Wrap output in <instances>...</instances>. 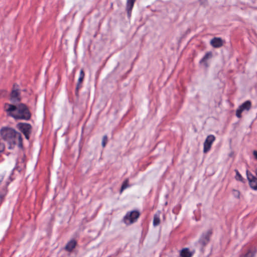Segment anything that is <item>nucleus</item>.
I'll list each match as a JSON object with an SVG mask.
<instances>
[{
  "label": "nucleus",
  "mask_w": 257,
  "mask_h": 257,
  "mask_svg": "<svg viewBox=\"0 0 257 257\" xmlns=\"http://www.w3.org/2000/svg\"><path fill=\"white\" fill-rule=\"evenodd\" d=\"M1 136L2 139L9 145V149H13L18 146L21 148L23 147L21 134L12 127H4L1 128Z\"/></svg>",
  "instance_id": "f257e3e1"
},
{
  "label": "nucleus",
  "mask_w": 257,
  "mask_h": 257,
  "mask_svg": "<svg viewBox=\"0 0 257 257\" xmlns=\"http://www.w3.org/2000/svg\"><path fill=\"white\" fill-rule=\"evenodd\" d=\"M5 108L8 114L16 119L29 120L31 113L26 104L20 103L17 105L6 104Z\"/></svg>",
  "instance_id": "f03ea898"
},
{
  "label": "nucleus",
  "mask_w": 257,
  "mask_h": 257,
  "mask_svg": "<svg viewBox=\"0 0 257 257\" xmlns=\"http://www.w3.org/2000/svg\"><path fill=\"white\" fill-rule=\"evenodd\" d=\"M140 216V213L138 210H133L127 212L124 216L123 220L127 225L136 222Z\"/></svg>",
  "instance_id": "7ed1b4c3"
},
{
  "label": "nucleus",
  "mask_w": 257,
  "mask_h": 257,
  "mask_svg": "<svg viewBox=\"0 0 257 257\" xmlns=\"http://www.w3.org/2000/svg\"><path fill=\"white\" fill-rule=\"evenodd\" d=\"M18 127L24 134L26 139H29V135L32 132V126L27 123H19Z\"/></svg>",
  "instance_id": "20e7f679"
},
{
  "label": "nucleus",
  "mask_w": 257,
  "mask_h": 257,
  "mask_svg": "<svg viewBox=\"0 0 257 257\" xmlns=\"http://www.w3.org/2000/svg\"><path fill=\"white\" fill-rule=\"evenodd\" d=\"M251 107V102L250 100H246L240 105L236 111V116L238 118H241V113L244 111H248Z\"/></svg>",
  "instance_id": "39448f33"
},
{
  "label": "nucleus",
  "mask_w": 257,
  "mask_h": 257,
  "mask_svg": "<svg viewBox=\"0 0 257 257\" xmlns=\"http://www.w3.org/2000/svg\"><path fill=\"white\" fill-rule=\"evenodd\" d=\"M212 233V230L210 229L202 233L198 240V243L202 246H205L209 243Z\"/></svg>",
  "instance_id": "423d86ee"
},
{
  "label": "nucleus",
  "mask_w": 257,
  "mask_h": 257,
  "mask_svg": "<svg viewBox=\"0 0 257 257\" xmlns=\"http://www.w3.org/2000/svg\"><path fill=\"white\" fill-rule=\"evenodd\" d=\"M215 140V137L213 135L208 136L203 144V152L207 153L211 149V145Z\"/></svg>",
  "instance_id": "0eeeda50"
},
{
  "label": "nucleus",
  "mask_w": 257,
  "mask_h": 257,
  "mask_svg": "<svg viewBox=\"0 0 257 257\" xmlns=\"http://www.w3.org/2000/svg\"><path fill=\"white\" fill-rule=\"evenodd\" d=\"M246 173L250 187L253 190H257V178L254 176L248 170H246Z\"/></svg>",
  "instance_id": "6e6552de"
},
{
  "label": "nucleus",
  "mask_w": 257,
  "mask_h": 257,
  "mask_svg": "<svg viewBox=\"0 0 257 257\" xmlns=\"http://www.w3.org/2000/svg\"><path fill=\"white\" fill-rule=\"evenodd\" d=\"M224 41L220 37H214L210 41L211 45L214 48H220L223 46Z\"/></svg>",
  "instance_id": "1a4fd4ad"
},
{
  "label": "nucleus",
  "mask_w": 257,
  "mask_h": 257,
  "mask_svg": "<svg viewBox=\"0 0 257 257\" xmlns=\"http://www.w3.org/2000/svg\"><path fill=\"white\" fill-rule=\"evenodd\" d=\"M10 100L13 103H16L21 100L20 94L18 89H13L12 90Z\"/></svg>",
  "instance_id": "9d476101"
},
{
  "label": "nucleus",
  "mask_w": 257,
  "mask_h": 257,
  "mask_svg": "<svg viewBox=\"0 0 257 257\" xmlns=\"http://www.w3.org/2000/svg\"><path fill=\"white\" fill-rule=\"evenodd\" d=\"M77 241L72 239L67 242L65 246V249L68 251H71L76 246Z\"/></svg>",
  "instance_id": "9b49d317"
},
{
  "label": "nucleus",
  "mask_w": 257,
  "mask_h": 257,
  "mask_svg": "<svg viewBox=\"0 0 257 257\" xmlns=\"http://www.w3.org/2000/svg\"><path fill=\"white\" fill-rule=\"evenodd\" d=\"M194 253V251H190L188 248H183L180 252L181 257H192Z\"/></svg>",
  "instance_id": "f8f14e48"
},
{
  "label": "nucleus",
  "mask_w": 257,
  "mask_h": 257,
  "mask_svg": "<svg viewBox=\"0 0 257 257\" xmlns=\"http://www.w3.org/2000/svg\"><path fill=\"white\" fill-rule=\"evenodd\" d=\"M212 57V53L211 52H208L205 54L204 57L200 61V63L202 64L205 67H208V64L207 60Z\"/></svg>",
  "instance_id": "ddd939ff"
},
{
  "label": "nucleus",
  "mask_w": 257,
  "mask_h": 257,
  "mask_svg": "<svg viewBox=\"0 0 257 257\" xmlns=\"http://www.w3.org/2000/svg\"><path fill=\"white\" fill-rule=\"evenodd\" d=\"M136 0H127L126 10L127 11L128 17H130L132 9L134 7Z\"/></svg>",
  "instance_id": "4468645a"
},
{
  "label": "nucleus",
  "mask_w": 257,
  "mask_h": 257,
  "mask_svg": "<svg viewBox=\"0 0 257 257\" xmlns=\"http://www.w3.org/2000/svg\"><path fill=\"white\" fill-rule=\"evenodd\" d=\"M160 223V219L159 215L158 214H155L154 217V220H153V225L154 226H157L159 225Z\"/></svg>",
  "instance_id": "2eb2a0df"
},
{
  "label": "nucleus",
  "mask_w": 257,
  "mask_h": 257,
  "mask_svg": "<svg viewBox=\"0 0 257 257\" xmlns=\"http://www.w3.org/2000/svg\"><path fill=\"white\" fill-rule=\"evenodd\" d=\"M238 257H254V253L249 249L246 253L240 254Z\"/></svg>",
  "instance_id": "dca6fc26"
},
{
  "label": "nucleus",
  "mask_w": 257,
  "mask_h": 257,
  "mask_svg": "<svg viewBox=\"0 0 257 257\" xmlns=\"http://www.w3.org/2000/svg\"><path fill=\"white\" fill-rule=\"evenodd\" d=\"M128 187V180L127 179H125L122 185H121V189H120V193H121L126 188H127V187Z\"/></svg>",
  "instance_id": "f3484780"
},
{
  "label": "nucleus",
  "mask_w": 257,
  "mask_h": 257,
  "mask_svg": "<svg viewBox=\"0 0 257 257\" xmlns=\"http://www.w3.org/2000/svg\"><path fill=\"white\" fill-rule=\"evenodd\" d=\"M108 138L107 135H104L103 137L102 140V146L103 148H104L106 146V144L107 142Z\"/></svg>",
  "instance_id": "a211bd4d"
},
{
  "label": "nucleus",
  "mask_w": 257,
  "mask_h": 257,
  "mask_svg": "<svg viewBox=\"0 0 257 257\" xmlns=\"http://www.w3.org/2000/svg\"><path fill=\"white\" fill-rule=\"evenodd\" d=\"M232 192L233 195L235 197L237 198H239L240 192L238 190L234 189L232 190Z\"/></svg>",
  "instance_id": "6ab92c4d"
},
{
  "label": "nucleus",
  "mask_w": 257,
  "mask_h": 257,
  "mask_svg": "<svg viewBox=\"0 0 257 257\" xmlns=\"http://www.w3.org/2000/svg\"><path fill=\"white\" fill-rule=\"evenodd\" d=\"M236 179L237 180H239L240 181H242V177L241 175L239 173L237 170H236Z\"/></svg>",
  "instance_id": "aec40b11"
},
{
  "label": "nucleus",
  "mask_w": 257,
  "mask_h": 257,
  "mask_svg": "<svg viewBox=\"0 0 257 257\" xmlns=\"http://www.w3.org/2000/svg\"><path fill=\"white\" fill-rule=\"evenodd\" d=\"M6 193H7V191H6V190L4 189L3 191V193L2 194H0V201H1L3 199V198L6 195Z\"/></svg>",
  "instance_id": "412c9836"
},
{
  "label": "nucleus",
  "mask_w": 257,
  "mask_h": 257,
  "mask_svg": "<svg viewBox=\"0 0 257 257\" xmlns=\"http://www.w3.org/2000/svg\"><path fill=\"white\" fill-rule=\"evenodd\" d=\"M7 94V92L4 90H0V97H4Z\"/></svg>",
  "instance_id": "4be33fe9"
},
{
  "label": "nucleus",
  "mask_w": 257,
  "mask_h": 257,
  "mask_svg": "<svg viewBox=\"0 0 257 257\" xmlns=\"http://www.w3.org/2000/svg\"><path fill=\"white\" fill-rule=\"evenodd\" d=\"M5 150V145L0 142V152H2Z\"/></svg>",
  "instance_id": "5701e85b"
},
{
  "label": "nucleus",
  "mask_w": 257,
  "mask_h": 257,
  "mask_svg": "<svg viewBox=\"0 0 257 257\" xmlns=\"http://www.w3.org/2000/svg\"><path fill=\"white\" fill-rule=\"evenodd\" d=\"M85 74L83 69L80 70L79 77H81L84 79Z\"/></svg>",
  "instance_id": "b1692460"
},
{
  "label": "nucleus",
  "mask_w": 257,
  "mask_h": 257,
  "mask_svg": "<svg viewBox=\"0 0 257 257\" xmlns=\"http://www.w3.org/2000/svg\"><path fill=\"white\" fill-rule=\"evenodd\" d=\"M81 87V83H79L78 82L77 83V86H76V94L78 93V89H79L80 87Z\"/></svg>",
  "instance_id": "393cba45"
},
{
  "label": "nucleus",
  "mask_w": 257,
  "mask_h": 257,
  "mask_svg": "<svg viewBox=\"0 0 257 257\" xmlns=\"http://www.w3.org/2000/svg\"><path fill=\"white\" fill-rule=\"evenodd\" d=\"M199 2H200V3L201 5L205 6L206 4H207V0H199Z\"/></svg>",
  "instance_id": "a878e982"
},
{
  "label": "nucleus",
  "mask_w": 257,
  "mask_h": 257,
  "mask_svg": "<svg viewBox=\"0 0 257 257\" xmlns=\"http://www.w3.org/2000/svg\"><path fill=\"white\" fill-rule=\"evenodd\" d=\"M253 155L255 158L257 160V151H253Z\"/></svg>",
  "instance_id": "bb28decb"
},
{
  "label": "nucleus",
  "mask_w": 257,
  "mask_h": 257,
  "mask_svg": "<svg viewBox=\"0 0 257 257\" xmlns=\"http://www.w3.org/2000/svg\"><path fill=\"white\" fill-rule=\"evenodd\" d=\"M83 80V78H81V77H79V79H78V82L79 83H81L82 81Z\"/></svg>",
  "instance_id": "cd10ccee"
}]
</instances>
